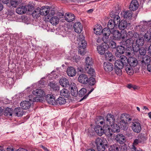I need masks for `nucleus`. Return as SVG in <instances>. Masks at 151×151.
<instances>
[{
  "mask_svg": "<svg viewBox=\"0 0 151 151\" xmlns=\"http://www.w3.org/2000/svg\"><path fill=\"white\" fill-rule=\"evenodd\" d=\"M95 143L98 151H104L106 147H109V144L106 139L97 138L95 140Z\"/></svg>",
  "mask_w": 151,
  "mask_h": 151,
  "instance_id": "obj_1",
  "label": "nucleus"
},
{
  "mask_svg": "<svg viewBox=\"0 0 151 151\" xmlns=\"http://www.w3.org/2000/svg\"><path fill=\"white\" fill-rule=\"evenodd\" d=\"M112 30L111 31L108 28H105L102 31L103 37L102 41L105 43H107L109 41V36L111 33L112 34Z\"/></svg>",
  "mask_w": 151,
  "mask_h": 151,
  "instance_id": "obj_2",
  "label": "nucleus"
},
{
  "mask_svg": "<svg viewBox=\"0 0 151 151\" xmlns=\"http://www.w3.org/2000/svg\"><path fill=\"white\" fill-rule=\"evenodd\" d=\"M94 88L92 87L91 90L88 89V91H89L88 93H86L87 90L85 88H82L79 91L78 95L80 97H83L80 101H81L83 99H86L88 95L90 94L94 90Z\"/></svg>",
  "mask_w": 151,
  "mask_h": 151,
  "instance_id": "obj_3",
  "label": "nucleus"
},
{
  "mask_svg": "<svg viewBox=\"0 0 151 151\" xmlns=\"http://www.w3.org/2000/svg\"><path fill=\"white\" fill-rule=\"evenodd\" d=\"M132 129L133 131L136 133H139L141 131L142 126L140 123L134 120L132 122Z\"/></svg>",
  "mask_w": 151,
  "mask_h": 151,
  "instance_id": "obj_4",
  "label": "nucleus"
},
{
  "mask_svg": "<svg viewBox=\"0 0 151 151\" xmlns=\"http://www.w3.org/2000/svg\"><path fill=\"white\" fill-rule=\"evenodd\" d=\"M51 91H52L53 95H57L60 93L59 87L58 85L55 83L51 82L50 83L49 85Z\"/></svg>",
  "mask_w": 151,
  "mask_h": 151,
  "instance_id": "obj_5",
  "label": "nucleus"
},
{
  "mask_svg": "<svg viewBox=\"0 0 151 151\" xmlns=\"http://www.w3.org/2000/svg\"><path fill=\"white\" fill-rule=\"evenodd\" d=\"M106 43L104 42L97 47V51L101 55H104L107 51V47Z\"/></svg>",
  "mask_w": 151,
  "mask_h": 151,
  "instance_id": "obj_6",
  "label": "nucleus"
},
{
  "mask_svg": "<svg viewBox=\"0 0 151 151\" xmlns=\"http://www.w3.org/2000/svg\"><path fill=\"white\" fill-rule=\"evenodd\" d=\"M144 40L143 37H138L136 40L135 42V44L134 45V47H135V49H134V51H137L138 50V48L140 46H143L144 43Z\"/></svg>",
  "mask_w": 151,
  "mask_h": 151,
  "instance_id": "obj_7",
  "label": "nucleus"
},
{
  "mask_svg": "<svg viewBox=\"0 0 151 151\" xmlns=\"http://www.w3.org/2000/svg\"><path fill=\"white\" fill-rule=\"evenodd\" d=\"M115 55L117 57H119L125 52V48L124 46L119 45L117 47Z\"/></svg>",
  "mask_w": 151,
  "mask_h": 151,
  "instance_id": "obj_8",
  "label": "nucleus"
},
{
  "mask_svg": "<svg viewBox=\"0 0 151 151\" xmlns=\"http://www.w3.org/2000/svg\"><path fill=\"white\" fill-rule=\"evenodd\" d=\"M53 95L48 94L46 96V100L47 102L50 104L55 105V96Z\"/></svg>",
  "mask_w": 151,
  "mask_h": 151,
  "instance_id": "obj_9",
  "label": "nucleus"
},
{
  "mask_svg": "<svg viewBox=\"0 0 151 151\" xmlns=\"http://www.w3.org/2000/svg\"><path fill=\"white\" fill-rule=\"evenodd\" d=\"M106 122L108 124L112 125L115 121V119L114 116L111 114H108L105 117Z\"/></svg>",
  "mask_w": 151,
  "mask_h": 151,
  "instance_id": "obj_10",
  "label": "nucleus"
},
{
  "mask_svg": "<svg viewBox=\"0 0 151 151\" xmlns=\"http://www.w3.org/2000/svg\"><path fill=\"white\" fill-rule=\"evenodd\" d=\"M139 6V3L137 0H132L129 5V8L131 10L134 11L137 9Z\"/></svg>",
  "mask_w": 151,
  "mask_h": 151,
  "instance_id": "obj_11",
  "label": "nucleus"
},
{
  "mask_svg": "<svg viewBox=\"0 0 151 151\" xmlns=\"http://www.w3.org/2000/svg\"><path fill=\"white\" fill-rule=\"evenodd\" d=\"M103 66L105 70L107 72H110L113 70L114 67L113 65L108 62H105Z\"/></svg>",
  "mask_w": 151,
  "mask_h": 151,
  "instance_id": "obj_12",
  "label": "nucleus"
},
{
  "mask_svg": "<svg viewBox=\"0 0 151 151\" xmlns=\"http://www.w3.org/2000/svg\"><path fill=\"white\" fill-rule=\"evenodd\" d=\"M103 130L104 132V134L110 137H111L113 135L111 129L109 125L108 124L104 125L103 127Z\"/></svg>",
  "mask_w": 151,
  "mask_h": 151,
  "instance_id": "obj_13",
  "label": "nucleus"
},
{
  "mask_svg": "<svg viewBox=\"0 0 151 151\" xmlns=\"http://www.w3.org/2000/svg\"><path fill=\"white\" fill-rule=\"evenodd\" d=\"M143 24L140 25V31L144 32L147 30V27H151V21H148V22L143 21Z\"/></svg>",
  "mask_w": 151,
  "mask_h": 151,
  "instance_id": "obj_14",
  "label": "nucleus"
},
{
  "mask_svg": "<svg viewBox=\"0 0 151 151\" xmlns=\"http://www.w3.org/2000/svg\"><path fill=\"white\" fill-rule=\"evenodd\" d=\"M115 139L121 144L124 143L126 141L125 137L121 134H118L116 136Z\"/></svg>",
  "mask_w": 151,
  "mask_h": 151,
  "instance_id": "obj_15",
  "label": "nucleus"
},
{
  "mask_svg": "<svg viewBox=\"0 0 151 151\" xmlns=\"http://www.w3.org/2000/svg\"><path fill=\"white\" fill-rule=\"evenodd\" d=\"M78 79L79 82L84 84H86L88 83V78L87 76L85 74L80 75Z\"/></svg>",
  "mask_w": 151,
  "mask_h": 151,
  "instance_id": "obj_16",
  "label": "nucleus"
},
{
  "mask_svg": "<svg viewBox=\"0 0 151 151\" xmlns=\"http://www.w3.org/2000/svg\"><path fill=\"white\" fill-rule=\"evenodd\" d=\"M121 14L124 19L130 20L132 17V12L130 11H127L123 12Z\"/></svg>",
  "mask_w": 151,
  "mask_h": 151,
  "instance_id": "obj_17",
  "label": "nucleus"
},
{
  "mask_svg": "<svg viewBox=\"0 0 151 151\" xmlns=\"http://www.w3.org/2000/svg\"><path fill=\"white\" fill-rule=\"evenodd\" d=\"M59 83L60 85L64 87H68L70 86L68 80L65 77H63L60 79Z\"/></svg>",
  "mask_w": 151,
  "mask_h": 151,
  "instance_id": "obj_18",
  "label": "nucleus"
},
{
  "mask_svg": "<svg viewBox=\"0 0 151 151\" xmlns=\"http://www.w3.org/2000/svg\"><path fill=\"white\" fill-rule=\"evenodd\" d=\"M73 28L75 32L77 33H81L83 27L79 22H76L74 24Z\"/></svg>",
  "mask_w": 151,
  "mask_h": 151,
  "instance_id": "obj_19",
  "label": "nucleus"
},
{
  "mask_svg": "<svg viewBox=\"0 0 151 151\" xmlns=\"http://www.w3.org/2000/svg\"><path fill=\"white\" fill-rule=\"evenodd\" d=\"M151 61V60L149 56L147 55H145L142 57V59L141 61L142 65L145 66L149 64Z\"/></svg>",
  "mask_w": 151,
  "mask_h": 151,
  "instance_id": "obj_20",
  "label": "nucleus"
},
{
  "mask_svg": "<svg viewBox=\"0 0 151 151\" xmlns=\"http://www.w3.org/2000/svg\"><path fill=\"white\" fill-rule=\"evenodd\" d=\"M118 24L115 23L113 19H111L109 21L107 25L108 28L112 30L115 28H117L118 27Z\"/></svg>",
  "mask_w": 151,
  "mask_h": 151,
  "instance_id": "obj_21",
  "label": "nucleus"
},
{
  "mask_svg": "<svg viewBox=\"0 0 151 151\" xmlns=\"http://www.w3.org/2000/svg\"><path fill=\"white\" fill-rule=\"evenodd\" d=\"M67 73L69 76L73 77L75 76L76 73V71L75 69L73 67H70L67 68Z\"/></svg>",
  "mask_w": 151,
  "mask_h": 151,
  "instance_id": "obj_22",
  "label": "nucleus"
},
{
  "mask_svg": "<svg viewBox=\"0 0 151 151\" xmlns=\"http://www.w3.org/2000/svg\"><path fill=\"white\" fill-rule=\"evenodd\" d=\"M129 65L132 67H135L138 64V62L136 58L130 57L129 58Z\"/></svg>",
  "mask_w": 151,
  "mask_h": 151,
  "instance_id": "obj_23",
  "label": "nucleus"
},
{
  "mask_svg": "<svg viewBox=\"0 0 151 151\" xmlns=\"http://www.w3.org/2000/svg\"><path fill=\"white\" fill-rule=\"evenodd\" d=\"M14 112V114L15 116L18 117L22 116L24 113L22 108H21L19 107L15 108Z\"/></svg>",
  "mask_w": 151,
  "mask_h": 151,
  "instance_id": "obj_24",
  "label": "nucleus"
},
{
  "mask_svg": "<svg viewBox=\"0 0 151 151\" xmlns=\"http://www.w3.org/2000/svg\"><path fill=\"white\" fill-rule=\"evenodd\" d=\"M105 56L106 59L109 61L112 62L114 60V56L109 51H108L105 53Z\"/></svg>",
  "mask_w": 151,
  "mask_h": 151,
  "instance_id": "obj_25",
  "label": "nucleus"
},
{
  "mask_svg": "<svg viewBox=\"0 0 151 151\" xmlns=\"http://www.w3.org/2000/svg\"><path fill=\"white\" fill-rule=\"evenodd\" d=\"M32 93L34 95L39 96H44L45 93V91L41 89H37L32 91Z\"/></svg>",
  "mask_w": 151,
  "mask_h": 151,
  "instance_id": "obj_26",
  "label": "nucleus"
},
{
  "mask_svg": "<svg viewBox=\"0 0 151 151\" xmlns=\"http://www.w3.org/2000/svg\"><path fill=\"white\" fill-rule=\"evenodd\" d=\"M112 34L114 36V39L116 40H119L121 38L122 34L119 31L116 30H113L112 32Z\"/></svg>",
  "mask_w": 151,
  "mask_h": 151,
  "instance_id": "obj_27",
  "label": "nucleus"
},
{
  "mask_svg": "<svg viewBox=\"0 0 151 151\" xmlns=\"http://www.w3.org/2000/svg\"><path fill=\"white\" fill-rule=\"evenodd\" d=\"M59 19L57 16H53L51 17L49 22L53 26L57 25L59 22Z\"/></svg>",
  "mask_w": 151,
  "mask_h": 151,
  "instance_id": "obj_28",
  "label": "nucleus"
},
{
  "mask_svg": "<svg viewBox=\"0 0 151 151\" xmlns=\"http://www.w3.org/2000/svg\"><path fill=\"white\" fill-rule=\"evenodd\" d=\"M79 38H81V40H80L79 43V47L82 48H85L86 47L87 44L84 39V37L83 35H81L79 36Z\"/></svg>",
  "mask_w": 151,
  "mask_h": 151,
  "instance_id": "obj_29",
  "label": "nucleus"
},
{
  "mask_svg": "<svg viewBox=\"0 0 151 151\" xmlns=\"http://www.w3.org/2000/svg\"><path fill=\"white\" fill-rule=\"evenodd\" d=\"M95 132L99 136H102L104 134V132L101 126L99 125H96L94 128Z\"/></svg>",
  "mask_w": 151,
  "mask_h": 151,
  "instance_id": "obj_30",
  "label": "nucleus"
},
{
  "mask_svg": "<svg viewBox=\"0 0 151 151\" xmlns=\"http://www.w3.org/2000/svg\"><path fill=\"white\" fill-rule=\"evenodd\" d=\"M27 10V7L24 6H22L17 8L16 10V12L20 14H24Z\"/></svg>",
  "mask_w": 151,
  "mask_h": 151,
  "instance_id": "obj_31",
  "label": "nucleus"
},
{
  "mask_svg": "<svg viewBox=\"0 0 151 151\" xmlns=\"http://www.w3.org/2000/svg\"><path fill=\"white\" fill-rule=\"evenodd\" d=\"M48 6H43L40 9V15L42 16H47L48 14V10L49 8Z\"/></svg>",
  "mask_w": 151,
  "mask_h": 151,
  "instance_id": "obj_32",
  "label": "nucleus"
},
{
  "mask_svg": "<svg viewBox=\"0 0 151 151\" xmlns=\"http://www.w3.org/2000/svg\"><path fill=\"white\" fill-rule=\"evenodd\" d=\"M65 20L69 22H71L74 20L75 19V17L74 14L72 13L66 14L65 16Z\"/></svg>",
  "mask_w": 151,
  "mask_h": 151,
  "instance_id": "obj_33",
  "label": "nucleus"
},
{
  "mask_svg": "<svg viewBox=\"0 0 151 151\" xmlns=\"http://www.w3.org/2000/svg\"><path fill=\"white\" fill-rule=\"evenodd\" d=\"M48 10V14H47V18L49 19L50 17H53L56 13V9L54 7H49Z\"/></svg>",
  "mask_w": 151,
  "mask_h": 151,
  "instance_id": "obj_34",
  "label": "nucleus"
},
{
  "mask_svg": "<svg viewBox=\"0 0 151 151\" xmlns=\"http://www.w3.org/2000/svg\"><path fill=\"white\" fill-rule=\"evenodd\" d=\"M31 103L28 101H24L20 103V106L23 109H29Z\"/></svg>",
  "mask_w": 151,
  "mask_h": 151,
  "instance_id": "obj_35",
  "label": "nucleus"
},
{
  "mask_svg": "<svg viewBox=\"0 0 151 151\" xmlns=\"http://www.w3.org/2000/svg\"><path fill=\"white\" fill-rule=\"evenodd\" d=\"M127 22L126 21L122 20L118 24V27L121 30H124L127 28Z\"/></svg>",
  "mask_w": 151,
  "mask_h": 151,
  "instance_id": "obj_36",
  "label": "nucleus"
},
{
  "mask_svg": "<svg viewBox=\"0 0 151 151\" xmlns=\"http://www.w3.org/2000/svg\"><path fill=\"white\" fill-rule=\"evenodd\" d=\"M13 113V109L11 108L7 107L4 110V115L5 116L9 117L12 116Z\"/></svg>",
  "mask_w": 151,
  "mask_h": 151,
  "instance_id": "obj_37",
  "label": "nucleus"
},
{
  "mask_svg": "<svg viewBox=\"0 0 151 151\" xmlns=\"http://www.w3.org/2000/svg\"><path fill=\"white\" fill-rule=\"evenodd\" d=\"M93 64V62L92 58L89 57H87L86 58L85 68H88V67H91Z\"/></svg>",
  "mask_w": 151,
  "mask_h": 151,
  "instance_id": "obj_38",
  "label": "nucleus"
},
{
  "mask_svg": "<svg viewBox=\"0 0 151 151\" xmlns=\"http://www.w3.org/2000/svg\"><path fill=\"white\" fill-rule=\"evenodd\" d=\"M119 57L120 58V60H119L124 65V67L128 65L129 59L124 55H122Z\"/></svg>",
  "mask_w": 151,
  "mask_h": 151,
  "instance_id": "obj_39",
  "label": "nucleus"
},
{
  "mask_svg": "<svg viewBox=\"0 0 151 151\" xmlns=\"http://www.w3.org/2000/svg\"><path fill=\"white\" fill-rule=\"evenodd\" d=\"M126 47H129L132 46L133 50H134V49H135V47H134V45L135 44V42H134L132 40L130 39L129 38H128L126 40Z\"/></svg>",
  "mask_w": 151,
  "mask_h": 151,
  "instance_id": "obj_40",
  "label": "nucleus"
},
{
  "mask_svg": "<svg viewBox=\"0 0 151 151\" xmlns=\"http://www.w3.org/2000/svg\"><path fill=\"white\" fill-rule=\"evenodd\" d=\"M60 94L61 96L67 98L70 96V93L68 90L65 88H64L61 91Z\"/></svg>",
  "mask_w": 151,
  "mask_h": 151,
  "instance_id": "obj_41",
  "label": "nucleus"
},
{
  "mask_svg": "<svg viewBox=\"0 0 151 151\" xmlns=\"http://www.w3.org/2000/svg\"><path fill=\"white\" fill-rule=\"evenodd\" d=\"M111 125L112 127L111 131L112 133L113 132H118L120 131V127L117 124H114V123L112 125Z\"/></svg>",
  "mask_w": 151,
  "mask_h": 151,
  "instance_id": "obj_42",
  "label": "nucleus"
},
{
  "mask_svg": "<svg viewBox=\"0 0 151 151\" xmlns=\"http://www.w3.org/2000/svg\"><path fill=\"white\" fill-rule=\"evenodd\" d=\"M22 2V0H10V4L13 7L16 8Z\"/></svg>",
  "mask_w": 151,
  "mask_h": 151,
  "instance_id": "obj_43",
  "label": "nucleus"
},
{
  "mask_svg": "<svg viewBox=\"0 0 151 151\" xmlns=\"http://www.w3.org/2000/svg\"><path fill=\"white\" fill-rule=\"evenodd\" d=\"M40 8H38L35 9L32 13V15L33 17L36 18L40 16Z\"/></svg>",
  "mask_w": 151,
  "mask_h": 151,
  "instance_id": "obj_44",
  "label": "nucleus"
},
{
  "mask_svg": "<svg viewBox=\"0 0 151 151\" xmlns=\"http://www.w3.org/2000/svg\"><path fill=\"white\" fill-rule=\"evenodd\" d=\"M120 146L117 144H114L110 145L109 148V151H119Z\"/></svg>",
  "mask_w": 151,
  "mask_h": 151,
  "instance_id": "obj_45",
  "label": "nucleus"
},
{
  "mask_svg": "<svg viewBox=\"0 0 151 151\" xmlns=\"http://www.w3.org/2000/svg\"><path fill=\"white\" fill-rule=\"evenodd\" d=\"M66 100L63 98L60 97L55 101V104L57 105H63L65 103Z\"/></svg>",
  "mask_w": 151,
  "mask_h": 151,
  "instance_id": "obj_46",
  "label": "nucleus"
},
{
  "mask_svg": "<svg viewBox=\"0 0 151 151\" xmlns=\"http://www.w3.org/2000/svg\"><path fill=\"white\" fill-rule=\"evenodd\" d=\"M104 119L102 116L98 117L96 119L95 122L96 124H103L104 123Z\"/></svg>",
  "mask_w": 151,
  "mask_h": 151,
  "instance_id": "obj_47",
  "label": "nucleus"
},
{
  "mask_svg": "<svg viewBox=\"0 0 151 151\" xmlns=\"http://www.w3.org/2000/svg\"><path fill=\"white\" fill-rule=\"evenodd\" d=\"M131 66L128 65L125 67V69L127 73L129 75H132L134 73V71L133 68Z\"/></svg>",
  "mask_w": 151,
  "mask_h": 151,
  "instance_id": "obj_48",
  "label": "nucleus"
},
{
  "mask_svg": "<svg viewBox=\"0 0 151 151\" xmlns=\"http://www.w3.org/2000/svg\"><path fill=\"white\" fill-rule=\"evenodd\" d=\"M86 72L88 74L90 75L91 76H93L95 75V71L93 69L91 68V67L88 68H85Z\"/></svg>",
  "mask_w": 151,
  "mask_h": 151,
  "instance_id": "obj_49",
  "label": "nucleus"
},
{
  "mask_svg": "<svg viewBox=\"0 0 151 151\" xmlns=\"http://www.w3.org/2000/svg\"><path fill=\"white\" fill-rule=\"evenodd\" d=\"M124 66L122 63L119 60H116L114 63V67L123 68Z\"/></svg>",
  "mask_w": 151,
  "mask_h": 151,
  "instance_id": "obj_50",
  "label": "nucleus"
},
{
  "mask_svg": "<svg viewBox=\"0 0 151 151\" xmlns=\"http://www.w3.org/2000/svg\"><path fill=\"white\" fill-rule=\"evenodd\" d=\"M138 138L142 142L147 139V136L146 134L141 133L139 134Z\"/></svg>",
  "mask_w": 151,
  "mask_h": 151,
  "instance_id": "obj_51",
  "label": "nucleus"
},
{
  "mask_svg": "<svg viewBox=\"0 0 151 151\" xmlns=\"http://www.w3.org/2000/svg\"><path fill=\"white\" fill-rule=\"evenodd\" d=\"M71 93L72 95L74 96H76L78 94V91L77 88L74 87H71Z\"/></svg>",
  "mask_w": 151,
  "mask_h": 151,
  "instance_id": "obj_52",
  "label": "nucleus"
},
{
  "mask_svg": "<svg viewBox=\"0 0 151 151\" xmlns=\"http://www.w3.org/2000/svg\"><path fill=\"white\" fill-rule=\"evenodd\" d=\"M127 38H129L130 39L132 40L134 42H135L134 41L136 40L135 37L134 36L132 31L129 32L127 34Z\"/></svg>",
  "mask_w": 151,
  "mask_h": 151,
  "instance_id": "obj_53",
  "label": "nucleus"
},
{
  "mask_svg": "<svg viewBox=\"0 0 151 151\" xmlns=\"http://www.w3.org/2000/svg\"><path fill=\"white\" fill-rule=\"evenodd\" d=\"M151 33L150 32L147 31L145 34L144 38L145 40L147 42H149L150 40V39L151 37Z\"/></svg>",
  "mask_w": 151,
  "mask_h": 151,
  "instance_id": "obj_54",
  "label": "nucleus"
},
{
  "mask_svg": "<svg viewBox=\"0 0 151 151\" xmlns=\"http://www.w3.org/2000/svg\"><path fill=\"white\" fill-rule=\"evenodd\" d=\"M122 116H124V117L126 119V120L129 123H131L132 120V118L127 114H122Z\"/></svg>",
  "mask_w": 151,
  "mask_h": 151,
  "instance_id": "obj_55",
  "label": "nucleus"
},
{
  "mask_svg": "<svg viewBox=\"0 0 151 151\" xmlns=\"http://www.w3.org/2000/svg\"><path fill=\"white\" fill-rule=\"evenodd\" d=\"M122 69L117 67L116 68L114 67L115 73L117 75L119 76H121L122 74Z\"/></svg>",
  "mask_w": 151,
  "mask_h": 151,
  "instance_id": "obj_56",
  "label": "nucleus"
},
{
  "mask_svg": "<svg viewBox=\"0 0 151 151\" xmlns=\"http://www.w3.org/2000/svg\"><path fill=\"white\" fill-rule=\"evenodd\" d=\"M88 83L89 85L92 86L94 85L96 83V81L94 78L93 77H91L88 79Z\"/></svg>",
  "mask_w": 151,
  "mask_h": 151,
  "instance_id": "obj_57",
  "label": "nucleus"
},
{
  "mask_svg": "<svg viewBox=\"0 0 151 151\" xmlns=\"http://www.w3.org/2000/svg\"><path fill=\"white\" fill-rule=\"evenodd\" d=\"M138 50H139L140 54L141 55H145L146 53V50L143 47H139L138 48Z\"/></svg>",
  "mask_w": 151,
  "mask_h": 151,
  "instance_id": "obj_58",
  "label": "nucleus"
},
{
  "mask_svg": "<svg viewBox=\"0 0 151 151\" xmlns=\"http://www.w3.org/2000/svg\"><path fill=\"white\" fill-rule=\"evenodd\" d=\"M94 32L96 35H100L101 33H102V31L101 28H93Z\"/></svg>",
  "mask_w": 151,
  "mask_h": 151,
  "instance_id": "obj_59",
  "label": "nucleus"
},
{
  "mask_svg": "<svg viewBox=\"0 0 151 151\" xmlns=\"http://www.w3.org/2000/svg\"><path fill=\"white\" fill-rule=\"evenodd\" d=\"M113 21H114L115 23H116L117 24H119L120 22V19L118 15L115 16L113 19Z\"/></svg>",
  "mask_w": 151,
  "mask_h": 151,
  "instance_id": "obj_60",
  "label": "nucleus"
},
{
  "mask_svg": "<svg viewBox=\"0 0 151 151\" xmlns=\"http://www.w3.org/2000/svg\"><path fill=\"white\" fill-rule=\"evenodd\" d=\"M109 45L110 47L113 49L116 48L117 46L116 43L114 41H111L109 43Z\"/></svg>",
  "mask_w": 151,
  "mask_h": 151,
  "instance_id": "obj_61",
  "label": "nucleus"
},
{
  "mask_svg": "<svg viewBox=\"0 0 151 151\" xmlns=\"http://www.w3.org/2000/svg\"><path fill=\"white\" fill-rule=\"evenodd\" d=\"M128 122L126 119L124 117V116H122V114L120 116V121L119 123L127 124Z\"/></svg>",
  "mask_w": 151,
  "mask_h": 151,
  "instance_id": "obj_62",
  "label": "nucleus"
},
{
  "mask_svg": "<svg viewBox=\"0 0 151 151\" xmlns=\"http://www.w3.org/2000/svg\"><path fill=\"white\" fill-rule=\"evenodd\" d=\"M120 128H121L123 129H125L127 128V124L119 123Z\"/></svg>",
  "mask_w": 151,
  "mask_h": 151,
  "instance_id": "obj_63",
  "label": "nucleus"
},
{
  "mask_svg": "<svg viewBox=\"0 0 151 151\" xmlns=\"http://www.w3.org/2000/svg\"><path fill=\"white\" fill-rule=\"evenodd\" d=\"M142 143L141 142V141L138 138V139H135L134 141V142L133 143V146L136 145H138L139 143Z\"/></svg>",
  "mask_w": 151,
  "mask_h": 151,
  "instance_id": "obj_64",
  "label": "nucleus"
}]
</instances>
